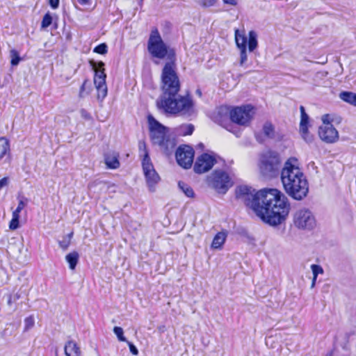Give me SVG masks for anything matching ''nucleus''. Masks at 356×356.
<instances>
[{
    "mask_svg": "<svg viewBox=\"0 0 356 356\" xmlns=\"http://www.w3.org/2000/svg\"><path fill=\"white\" fill-rule=\"evenodd\" d=\"M236 195L264 222L276 226L288 216L290 204L287 197L276 188H264L255 193L247 186H240Z\"/></svg>",
    "mask_w": 356,
    "mask_h": 356,
    "instance_id": "obj_1",
    "label": "nucleus"
},
{
    "mask_svg": "<svg viewBox=\"0 0 356 356\" xmlns=\"http://www.w3.org/2000/svg\"><path fill=\"white\" fill-rule=\"evenodd\" d=\"M180 87L175 61H166L161 74L162 95L156 105L165 113L190 116L194 113L193 102L190 97L178 95Z\"/></svg>",
    "mask_w": 356,
    "mask_h": 356,
    "instance_id": "obj_2",
    "label": "nucleus"
},
{
    "mask_svg": "<svg viewBox=\"0 0 356 356\" xmlns=\"http://www.w3.org/2000/svg\"><path fill=\"white\" fill-rule=\"evenodd\" d=\"M281 180L286 193L294 200H300L308 193V182L295 157L289 158L281 170Z\"/></svg>",
    "mask_w": 356,
    "mask_h": 356,
    "instance_id": "obj_3",
    "label": "nucleus"
},
{
    "mask_svg": "<svg viewBox=\"0 0 356 356\" xmlns=\"http://www.w3.org/2000/svg\"><path fill=\"white\" fill-rule=\"evenodd\" d=\"M150 137L154 144L158 145L168 155L173 151L176 142L167 134L166 128L152 116L148 117Z\"/></svg>",
    "mask_w": 356,
    "mask_h": 356,
    "instance_id": "obj_4",
    "label": "nucleus"
},
{
    "mask_svg": "<svg viewBox=\"0 0 356 356\" xmlns=\"http://www.w3.org/2000/svg\"><path fill=\"white\" fill-rule=\"evenodd\" d=\"M282 159L276 151L266 150L259 156L258 167L261 175L266 178L277 177L281 169Z\"/></svg>",
    "mask_w": 356,
    "mask_h": 356,
    "instance_id": "obj_5",
    "label": "nucleus"
},
{
    "mask_svg": "<svg viewBox=\"0 0 356 356\" xmlns=\"http://www.w3.org/2000/svg\"><path fill=\"white\" fill-rule=\"evenodd\" d=\"M147 49L153 57L161 59L166 57L167 61H176L175 50L167 47L156 29H153L150 33Z\"/></svg>",
    "mask_w": 356,
    "mask_h": 356,
    "instance_id": "obj_6",
    "label": "nucleus"
},
{
    "mask_svg": "<svg viewBox=\"0 0 356 356\" xmlns=\"http://www.w3.org/2000/svg\"><path fill=\"white\" fill-rule=\"evenodd\" d=\"M139 150L143 156L142 166L147 184L149 191H154V186L159 181L160 177L154 170L144 142H140Z\"/></svg>",
    "mask_w": 356,
    "mask_h": 356,
    "instance_id": "obj_7",
    "label": "nucleus"
},
{
    "mask_svg": "<svg viewBox=\"0 0 356 356\" xmlns=\"http://www.w3.org/2000/svg\"><path fill=\"white\" fill-rule=\"evenodd\" d=\"M207 184L217 193L225 194L232 186L228 174L223 170H215L207 177Z\"/></svg>",
    "mask_w": 356,
    "mask_h": 356,
    "instance_id": "obj_8",
    "label": "nucleus"
},
{
    "mask_svg": "<svg viewBox=\"0 0 356 356\" xmlns=\"http://www.w3.org/2000/svg\"><path fill=\"white\" fill-rule=\"evenodd\" d=\"M252 107L250 105L236 107L229 112L231 120L241 125L248 124L252 119Z\"/></svg>",
    "mask_w": 356,
    "mask_h": 356,
    "instance_id": "obj_9",
    "label": "nucleus"
},
{
    "mask_svg": "<svg viewBox=\"0 0 356 356\" xmlns=\"http://www.w3.org/2000/svg\"><path fill=\"white\" fill-rule=\"evenodd\" d=\"M294 224L299 228L311 229L315 226L316 220L309 210L302 209L295 213Z\"/></svg>",
    "mask_w": 356,
    "mask_h": 356,
    "instance_id": "obj_10",
    "label": "nucleus"
},
{
    "mask_svg": "<svg viewBox=\"0 0 356 356\" xmlns=\"http://www.w3.org/2000/svg\"><path fill=\"white\" fill-rule=\"evenodd\" d=\"M175 156L178 164L182 168L188 169L193 164L194 150L189 145L180 146L177 149Z\"/></svg>",
    "mask_w": 356,
    "mask_h": 356,
    "instance_id": "obj_11",
    "label": "nucleus"
},
{
    "mask_svg": "<svg viewBox=\"0 0 356 356\" xmlns=\"http://www.w3.org/2000/svg\"><path fill=\"white\" fill-rule=\"evenodd\" d=\"M216 162L215 157L211 154L204 153L197 158L194 164V171L197 174L204 173L212 168Z\"/></svg>",
    "mask_w": 356,
    "mask_h": 356,
    "instance_id": "obj_12",
    "label": "nucleus"
},
{
    "mask_svg": "<svg viewBox=\"0 0 356 356\" xmlns=\"http://www.w3.org/2000/svg\"><path fill=\"white\" fill-rule=\"evenodd\" d=\"M318 135L321 139L327 143H335L339 138L338 131L331 123L322 124L319 127Z\"/></svg>",
    "mask_w": 356,
    "mask_h": 356,
    "instance_id": "obj_13",
    "label": "nucleus"
},
{
    "mask_svg": "<svg viewBox=\"0 0 356 356\" xmlns=\"http://www.w3.org/2000/svg\"><path fill=\"white\" fill-rule=\"evenodd\" d=\"M90 64L95 72L94 77V84L95 87L106 86V74L104 72V63L100 61L96 63L94 61H91Z\"/></svg>",
    "mask_w": 356,
    "mask_h": 356,
    "instance_id": "obj_14",
    "label": "nucleus"
},
{
    "mask_svg": "<svg viewBox=\"0 0 356 356\" xmlns=\"http://www.w3.org/2000/svg\"><path fill=\"white\" fill-rule=\"evenodd\" d=\"M300 113H301V120L300 123V131L302 134L304 140L310 143L312 140V137L309 134L308 132V123H309V116L306 113L305 108L303 106H300Z\"/></svg>",
    "mask_w": 356,
    "mask_h": 356,
    "instance_id": "obj_15",
    "label": "nucleus"
},
{
    "mask_svg": "<svg viewBox=\"0 0 356 356\" xmlns=\"http://www.w3.org/2000/svg\"><path fill=\"white\" fill-rule=\"evenodd\" d=\"M65 356H81V350L79 344L74 340L70 339L66 341L64 346Z\"/></svg>",
    "mask_w": 356,
    "mask_h": 356,
    "instance_id": "obj_16",
    "label": "nucleus"
},
{
    "mask_svg": "<svg viewBox=\"0 0 356 356\" xmlns=\"http://www.w3.org/2000/svg\"><path fill=\"white\" fill-rule=\"evenodd\" d=\"M104 161L108 168L116 169L120 166L118 155L115 152L106 154Z\"/></svg>",
    "mask_w": 356,
    "mask_h": 356,
    "instance_id": "obj_17",
    "label": "nucleus"
},
{
    "mask_svg": "<svg viewBox=\"0 0 356 356\" xmlns=\"http://www.w3.org/2000/svg\"><path fill=\"white\" fill-rule=\"evenodd\" d=\"M226 239V234L224 232H218L213 238L211 243V248L219 249L224 244Z\"/></svg>",
    "mask_w": 356,
    "mask_h": 356,
    "instance_id": "obj_18",
    "label": "nucleus"
},
{
    "mask_svg": "<svg viewBox=\"0 0 356 356\" xmlns=\"http://www.w3.org/2000/svg\"><path fill=\"white\" fill-rule=\"evenodd\" d=\"M65 259L69 264L70 268L74 270L79 261V254L75 251L72 252L66 255Z\"/></svg>",
    "mask_w": 356,
    "mask_h": 356,
    "instance_id": "obj_19",
    "label": "nucleus"
},
{
    "mask_svg": "<svg viewBox=\"0 0 356 356\" xmlns=\"http://www.w3.org/2000/svg\"><path fill=\"white\" fill-rule=\"evenodd\" d=\"M340 98L352 105L356 106V94L351 92H342L339 95Z\"/></svg>",
    "mask_w": 356,
    "mask_h": 356,
    "instance_id": "obj_20",
    "label": "nucleus"
},
{
    "mask_svg": "<svg viewBox=\"0 0 356 356\" xmlns=\"http://www.w3.org/2000/svg\"><path fill=\"white\" fill-rule=\"evenodd\" d=\"M248 49L250 51H253L258 45L257 43V34L254 31H250L248 33Z\"/></svg>",
    "mask_w": 356,
    "mask_h": 356,
    "instance_id": "obj_21",
    "label": "nucleus"
},
{
    "mask_svg": "<svg viewBox=\"0 0 356 356\" xmlns=\"http://www.w3.org/2000/svg\"><path fill=\"white\" fill-rule=\"evenodd\" d=\"M263 132L264 135L268 138L273 139L275 138V127L272 124V123L269 122H266L264 123L263 126Z\"/></svg>",
    "mask_w": 356,
    "mask_h": 356,
    "instance_id": "obj_22",
    "label": "nucleus"
},
{
    "mask_svg": "<svg viewBox=\"0 0 356 356\" xmlns=\"http://www.w3.org/2000/svg\"><path fill=\"white\" fill-rule=\"evenodd\" d=\"M10 152L9 141L4 137L0 138V159Z\"/></svg>",
    "mask_w": 356,
    "mask_h": 356,
    "instance_id": "obj_23",
    "label": "nucleus"
},
{
    "mask_svg": "<svg viewBox=\"0 0 356 356\" xmlns=\"http://www.w3.org/2000/svg\"><path fill=\"white\" fill-rule=\"evenodd\" d=\"M235 40L238 49L245 48L247 44V38L243 34H241L239 31H235Z\"/></svg>",
    "mask_w": 356,
    "mask_h": 356,
    "instance_id": "obj_24",
    "label": "nucleus"
},
{
    "mask_svg": "<svg viewBox=\"0 0 356 356\" xmlns=\"http://www.w3.org/2000/svg\"><path fill=\"white\" fill-rule=\"evenodd\" d=\"M179 188L184 193V194L188 197H194V191L192 189V188L188 186L187 184L179 181L178 184Z\"/></svg>",
    "mask_w": 356,
    "mask_h": 356,
    "instance_id": "obj_25",
    "label": "nucleus"
},
{
    "mask_svg": "<svg viewBox=\"0 0 356 356\" xmlns=\"http://www.w3.org/2000/svg\"><path fill=\"white\" fill-rule=\"evenodd\" d=\"M72 236H73V232H71L70 234L64 236L61 241H59L58 243H59V246L60 247V248H62L63 250H66L68 248V247L70 245L71 238H72Z\"/></svg>",
    "mask_w": 356,
    "mask_h": 356,
    "instance_id": "obj_26",
    "label": "nucleus"
},
{
    "mask_svg": "<svg viewBox=\"0 0 356 356\" xmlns=\"http://www.w3.org/2000/svg\"><path fill=\"white\" fill-rule=\"evenodd\" d=\"M10 57L11 58L10 63L13 66L17 65L21 60L18 51L14 49L10 51Z\"/></svg>",
    "mask_w": 356,
    "mask_h": 356,
    "instance_id": "obj_27",
    "label": "nucleus"
},
{
    "mask_svg": "<svg viewBox=\"0 0 356 356\" xmlns=\"http://www.w3.org/2000/svg\"><path fill=\"white\" fill-rule=\"evenodd\" d=\"M97 91V99L100 102H102L104 99L107 95V86H97L95 87Z\"/></svg>",
    "mask_w": 356,
    "mask_h": 356,
    "instance_id": "obj_28",
    "label": "nucleus"
},
{
    "mask_svg": "<svg viewBox=\"0 0 356 356\" xmlns=\"http://www.w3.org/2000/svg\"><path fill=\"white\" fill-rule=\"evenodd\" d=\"M194 130V127L192 124L182 125L179 128V132L184 136L191 135Z\"/></svg>",
    "mask_w": 356,
    "mask_h": 356,
    "instance_id": "obj_29",
    "label": "nucleus"
},
{
    "mask_svg": "<svg viewBox=\"0 0 356 356\" xmlns=\"http://www.w3.org/2000/svg\"><path fill=\"white\" fill-rule=\"evenodd\" d=\"M35 324L34 318L32 316L26 317L24 319V332H26L31 329Z\"/></svg>",
    "mask_w": 356,
    "mask_h": 356,
    "instance_id": "obj_30",
    "label": "nucleus"
},
{
    "mask_svg": "<svg viewBox=\"0 0 356 356\" xmlns=\"http://www.w3.org/2000/svg\"><path fill=\"white\" fill-rule=\"evenodd\" d=\"M52 23V17L51 16V15L48 13H46L43 18H42V24H41V26H42V28H47L48 26H49Z\"/></svg>",
    "mask_w": 356,
    "mask_h": 356,
    "instance_id": "obj_31",
    "label": "nucleus"
},
{
    "mask_svg": "<svg viewBox=\"0 0 356 356\" xmlns=\"http://www.w3.org/2000/svg\"><path fill=\"white\" fill-rule=\"evenodd\" d=\"M113 332L116 334L118 339L120 341H127L126 338L124 337V332L120 327H114Z\"/></svg>",
    "mask_w": 356,
    "mask_h": 356,
    "instance_id": "obj_32",
    "label": "nucleus"
},
{
    "mask_svg": "<svg viewBox=\"0 0 356 356\" xmlns=\"http://www.w3.org/2000/svg\"><path fill=\"white\" fill-rule=\"evenodd\" d=\"M240 65L243 66L244 63L247 61L248 56H247V50L245 48H240Z\"/></svg>",
    "mask_w": 356,
    "mask_h": 356,
    "instance_id": "obj_33",
    "label": "nucleus"
},
{
    "mask_svg": "<svg viewBox=\"0 0 356 356\" xmlns=\"http://www.w3.org/2000/svg\"><path fill=\"white\" fill-rule=\"evenodd\" d=\"M311 269L312 270L313 275L317 277L319 274H323L324 273L323 268L317 264H312L311 266Z\"/></svg>",
    "mask_w": 356,
    "mask_h": 356,
    "instance_id": "obj_34",
    "label": "nucleus"
},
{
    "mask_svg": "<svg viewBox=\"0 0 356 356\" xmlns=\"http://www.w3.org/2000/svg\"><path fill=\"white\" fill-rule=\"evenodd\" d=\"M94 51L100 54H104L107 52V45L105 43L97 45Z\"/></svg>",
    "mask_w": 356,
    "mask_h": 356,
    "instance_id": "obj_35",
    "label": "nucleus"
},
{
    "mask_svg": "<svg viewBox=\"0 0 356 356\" xmlns=\"http://www.w3.org/2000/svg\"><path fill=\"white\" fill-rule=\"evenodd\" d=\"M217 0H200L199 4L204 7V8H208L213 6Z\"/></svg>",
    "mask_w": 356,
    "mask_h": 356,
    "instance_id": "obj_36",
    "label": "nucleus"
},
{
    "mask_svg": "<svg viewBox=\"0 0 356 356\" xmlns=\"http://www.w3.org/2000/svg\"><path fill=\"white\" fill-rule=\"evenodd\" d=\"M19 227V219L12 218L9 223V229L10 230H15Z\"/></svg>",
    "mask_w": 356,
    "mask_h": 356,
    "instance_id": "obj_37",
    "label": "nucleus"
},
{
    "mask_svg": "<svg viewBox=\"0 0 356 356\" xmlns=\"http://www.w3.org/2000/svg\"><path fill=\"white\" fill-rule=\"evenodd\" d=\"M27 202H28V200L26 198L22 197L19 200L18 205L15 210L17 211L21 212L22 210L26 207Z\"/></svg>",
    "mask_w": 356,
    "mask_h": 356,
    "instance_id": "obj_38",
    "label": "nucleus"
},
{
    "mask_svg": "<svg viewBox=\"0 0 356 356\" xmlns=\"http://www.w3.org/2000/svg\"><path fill=\"white\" fill-rule=\"evenodd\" d=\"M87 83H88V81L85 80L81 86L79 95L80 98H83L86 96V95H88L89 93V91L86 92Z\"/></svg>",
    "mask_w": 356,
    "mask_h": 356,
    "instance_id": "obj_39",
    "label": "nucleus"
},
{
    "mask_svg": "<svg viewBox=\"0 0 356 356\" xmlns=\"http://www.w3.org/2000/svg\"><path fill=\"white\" fill-rule=\"evenodd\" d=\"M127 343L129 347L130 352L133 355H137L138 354V350L137 348L130 341H127Z\"/></svg>",
    "mask_w": 356,
    "mask_h": 356,
    "instance_id": "obj_40",
    "label": "nucleus"
},
{
    "mask_svg": "<svg viewBox=\"0 0 356 356\" xmlns=\"http://www.w3.org/2000/svg\"><path fill=\"white\" fill-rule=\"evenodd\" d=\"M9 184V178L6 177L0 180V190Z\"/></svg>",
    "mask_w": 356,
    "mask_h": 356,
    "instance_id": "obj_41",
    "label": "nucleus"
},
{
    "mask_svg": "<svg viewBox=\"0 0 356 356\" xmlns=\"http://www.w3.org/2000/svg\"><path fill=\"white\" fill-rule=\"evenodd\" d=\"M49 5L53 9H56L59 6V0H49Z\"/></svg>",
    "mask_w": 356,
    "mask_h": 356,
    "instance_id": "obj_42",
    "label": "nucleus"
},
{
    "mask_svg": "<svg viewBox=\"0 0 356 356\" xmlns=\"http://www.w3.org/2000/svg\"><path fill=\"white\" fill-rule=\"evenodd\" d=\"M322 121H323V124H325V123H330L329 115H327V114L323 115L322 116Z\"/></svg>",
    "mask_w": 356,
    "mask_h": 356,
    "instance_id": "obj_43",
    "label": "nucleus"
},
{
    "mask_svg": "<svg viewBox=\"0 0 356 356\" xmlns=\"http://www.w3.org/2000/svg\"><path fill=\"white\" fill-rule=\"evenodd\" d=\"M225 3L229 4L232 6H236L237 4L236 0H222Z\"/></svg>",
    "mask_w": 356,
    "mask_h": 356,
    "instance_id": "obj_44",
    "label": "nucleus"
},
{
    "mask_svg": "<svg viewBox=\"0 0 356 356\" xmlns=\"http://www.w3.org/2000/svg\"><path fill=\"white\" fill-rule=\"evenodd\" d=\"M78 3L82 6L90 4V0H77Z\"/></svg>",
    "mask_w": 356,
    "mask_h": 356,
    "instance_id": "obj_45",
    "label": "nucleus"
},
{
    "mask_svg": "<svg viewBox=\"0 0 356 356\" xmlns=\"http://www.w3.org/2000/svg\"><path fill=\"white\" fill-rule=\"evenodd\" d=\"M19 213H20V212L17 211L16 210L13 211V212L12 213V218L19 219Z\"/></svg>",
    "mask_w": 356,
    "mask_h": 356,
    "instance_id": "obj_46",
    "label": "nucleus"
},
{
    "mask_svg": "<svg viewBox=\"0 0 356 356\" xmlns=\"http://www.w3.org/2000/svg\"><path fill=\"white\" fill-rule=\"evenodd\" d=\"M317 277H315L313 275L312 282L311 287L313 288L315 286L316 281Z\"/></svg>",
    "mask_w": 356,
    "mask_h": 356,
    "instance_id": "obj_47",
    "label": "nucleus"
},
{
    "mask_svg": "<svg viewBox=\"0 0 356 356\" xmlns=\"http://www.w3.org/2000/svg\"><path fill=\"white\" fill-rule=\"evenodd\" d=\"M7 302H8V305H10L12 304V296L11 295H8Z\"/></svg>",
    "mask_w": 356,
    "mask_h": 356,
    "instance_id": "obj_48",
    "label": "nucleus"
},
{
    "mask_svg": "<svg viewBox=\"0 0 356 356\" xmlns=\"http://www.w3.org/2000/svg\"><path fill=\"white\" fill-rule=\"evenodd\" d=\"M102 184V181H95L93 183H91V184H89V187L92 188L94 185H96V184Z\"/></svg>",
    "mask_w": 356,
    "mask_h": 356,
    "instance_id": "obj_49",
    "label": "nucleus"
},
{
    "mask_svg": "<svg viewBox=\"0 0 356 356\" xmlns=\"http://www.w3.org/2000/svg\"><path fill=\"white\" fill-rule=\"evenodd\" d=\"M196 94L199 96V97H201L202 96V92H201V90L200 89H197L196 90Z\"/></svg>",
    "mask_w": 356,
    "mask_h": 356,
    "instance_id": "obj_50",
    "label": "nucleus"
}]
</instances>
